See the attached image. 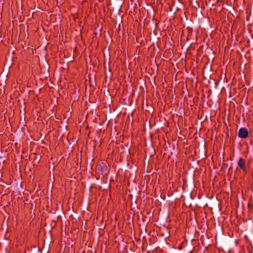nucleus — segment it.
I'll return each mask as SVG.
<instances>
[{"label":"nucleus","mask_w":253,"mask_h":253,"mask_svg":"<svg viewBox=\"0 0 253 253\" xmlns=\"http://www.w3.org/2000/svg\"><path fill=\"white\" fill-rule=\"evenodd\" d=\"M249 135V131L246 127H241L238 132V136L240 138H245Z\"/></svg>","instance_id":"nucleus-1"},{"label":"nucleus","mask_w":253,"mask_h":253,"mask_svg":"<svg viewBox=\"0 0 253 253\" xmlns=\"http://www.w3.org/2000/svg\"><path fill=\"white\" fill-rule=\"evenodd\" d=\"M245 163V161L242 158H240L238 161L239 166L243 170H245L246 169Z\"/></svg>","instance_id":"nucleus-2"}]
</instances>
